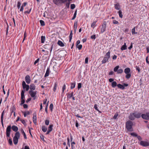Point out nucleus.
I'll return each instance as SVG.
<instances>
[{"label": "nucleus", "mask_w": 149, "mask_h": 149, "mask_svg": "<svg viewBox=\"0 0 149 149\" xmlns=\"http://www.w3.org/2000/svg\"><path fill=\"white\" fill-rule=\"evenodd\" d=\"M141 113L136 111L133 113H130L128 118L130 120H134L135 119V118H139L141 117Z\"/></svg>", "instance_id": "obj_1"}, {"label": "nucleus", "mask_w": 149, "mask_h": 149, "mask_svg": "<svg viewBox=\"0 0 149 149\" xmlns=\"http://www.w3.org/2000/svg\"><path fill=\"white\" fill-rule=\"evenodd\" d=\"M131 120H128L126 123L125 124V127L127 130L131 132L133 131L132 128V126L133 125V123Z\"/></svg>", "instance_id": "obj_2"}, {"label": "nucleus", "mask_w": 149, "mask_h": 149, "mask_svg": "<svg viewBox=\"0 0 149 149\" xmlns=\"http://www.w3.org/2000/svg\"><path fill=\"white\" fill-rule=\"evenodd\" d=\"M110 58V52L109 51L105 55L103 60L102 61V64H104L108 62L109 59Z\"/></svg>", "instance_id": "obj_3"}, {"label": "nucleus", "mask_w": 149, "mask_h": 149, "mask_svg": "<svg viewBox=\"0 0 149 149\" xmlns=\"http://www.w3.org/2000/svg\"><path fill=\"white\" fill-rule=\"evenodd\" d=\"M25 90H22L21 92V102L20 105H22L25 102V97L24 96Z\"/></svg>", "instance_id": "obj_4"}, {"label": "nucleus", "mask_w": 149, "mask_h": 149, "mask_svg": "<svg viewBox=\"0 0 149 149\" xmlns=\"http://www.w3.org/2000/svg\"><path fill=\"white\" fill-rule=\"evenodd\" d=\"M29 93L31 97L33 98V100H34L36 99V95L37 93L36 91H29Z\"/></svg>", "instance_id": "obj_5"}, {"label": "nucleus", "mask_w": 149, "mask_h": 149, "mask_svg": "<svg viewBox=\"0 0 149 149\" xmlns=\"http://www.w3.org/2000/svg\"><path fill=\"white\" fill-rule=\"evenodd\" d=\"M53 44H46L44 46V48L45 49H46L48 50H49L50 52L51 53L52 48H53Z\"/></svg>", "instance_id": "obj_6"}, {"label": "nucleus", "mask_w": 149, "mask_h": 149, "mask_svg": "<svg viewBox=\"0 0 149 149\" xmlns=\"http://www.w3.org/2000/svg\"><path fill=\"white\" fill-rule=\"evenodd\" d=\"M53 2L55 4L58 6L62 3H64L66 2V1L64 0H53Z\"/></svg>", "instance_id": "obj_7"}, {"label": "nucleus", "mask_w": 149, "mask_h": 149, "mask_svg": "<svg viewBox=\"0 0 149 149\" xmlns=\"http://www.w3.org/2000/svg\"><path fill=\"white\" fill-rule=\"evenodd\" d=\"M119 68V65H117L113 69V71L115 72H117V74H121L123 72V70L122 69H118Z\"/></svg>", "instance_id": "obj_8"}, {"label": "nucleus", "mask_w": 149, "mask_h": 149, "mask_svg": "<svg viewBox=\"0 0 149 149\" xmlns=\"http://www.w3.org/2000/svg\"><path fill=\"white\" fill-rule=\"evenodd\" d=\"M106 25L107 23L106 22L104 21L103 24L102 25V27L100 30V33H103L106 31Z\"/></svg>", "instance_id": "obj_9"}, {"label": "nucleus", "mask_w": 149, "mask_h": 149, "mask_svg": "<svg viewBox=\"0 0 149 149\" xmlns=\"http://www.w3.org/2000/svg\"><path fill=\"white\" fill-rule=\"evenodd\" d=\"M11 131V125H8L6 128V135L7 137H9Z\"/></svg>", "instance_id": "obj_10"}, {"label": "nucleus", "mask_w": 149, "mask_h": 149, "mask_svg": "<svg viewBox=\"0 0 149 149\" xmlns=\"http://www.w3.org/2000/svg\"><path fill=\"white\" fill-rule=\"evenodd\" d=\"M22 86L24 90L26 89V91H28L29 88V86L28 84H26L25 82L24 81H23L22 82Z\"/></svg>", "instance_id": "obj_11"}, {"label": "nucleus", "mask_w": 149, "mask_h": 149, "mask_svg": "<svg viewBox=\"0 0 149 149\" xmlns=\"http://www.w3.org/2000/svg\"><path fill=\"white\" fill-rule=\"evenodd\" d=\"M128 86V84L126 83H123V85L119 84L117 85V86L118 88L122 90L124 89L125 87H127Z\"/></svg>", "instance_id": "obj_12"}, {"label": "nucleus", "mask_w": 149, "mask_h": 149, "mask_svg": "<svg viewBox=\"0 0 149 149\" xmlns=\"http://www.w3.org/2000/svg\"><path fill=\"white\" fill-rule=\"evenodd\" d=\"M141 116L143 119L148 120L149 119V112H147L146 114H143Z\"/></svg>", "instance_id": "obj_13"}, {"label": "nucleus", "mask_w": 149, "mask_h": 149, "mask_svg": "<svg viewBox=\"0 0 149 149\" xmlns=\"http://www.w3.org/2000/svg\"><path fill=\"white\" fill-rule=\"evenodd\" d=\"M140 145L144 147H146L149 146V143L146 141H141Z\"/></svg>", "instance_id": "obj_14"}, {"label": "nucleus", "mask_w": 149, "mask_h": 149, "mask_svg": "<svg viewBox=\"0 0 149 149\" xmlns=\"http://www.w3.org/2000/svg\"><path fill=\"white\" fill-rule=\"evenodd\" d=\"M33 123L35 124H36L37 123V117L36 115V112H34L33 114Z\"/></svg>", "instance_id": "obj_15"}, {"label": "nucleus", "mask_w": 149, "mask_h": 149, "mask_svg": "<svg viewBox=\"0 0 149 149\" xmlns=\"http://www.w3.org/2000/svg\"><path fill=\"white\" fill-rule=\"evenodd\" d=\"M25 81L27 84L30 83L31 80L30 77L29 75H27L25 77Z\"/></svg>", "instance_id": "obj_16"}, {"label": "nucleus", "mask_w": 149, "mask_h": 149, "mask_svg": "<svg viewBox=\"0 0 149 149\" xmlns=\"http://www.w3.org/2000/svg\"><path fill=\"white\" fill-rule=\"evenodd\" d=\"M74 92H69L67 94V97L68 99H70L73 96Z\"/></svg>", "instance_id": "obj_17"}, {"label": "nucleus", "mask_w": 149, "mask_h": 149, "mask_svg": "<svg viewBox=\"0 0 149 149\" xmlns=\"http://www.w3.org/2000/svg\"><path fill=\"white\" fill-rule=\"evenodd\" d=\"M29 88L30 89V91H33L35 89L36 86L34 84H31L30 85Z\"/></svg>", "instance_id": "obj_18"}, {"label": "nucleus", "mask_w": 149, "mask_h": 149, "mask_svg": "<svg viewBox=\"0 0 149 149\" xmlns=\"http://www.w3.org/2000/svg\"><path fill=\"white\" fill-rule=\"evenodd\" d=\"M115 9L117 10H119L120 8V6L119 3L114 4Z\"/></svg>", "instance_id": "obj_19"}, {"label": "nucleus", "mask_w": 149, "mask_h": 149, "mask_svg": "<svg viewBox=\"0 0 149 149\" xmlns=\"http://www.w3.org/2000/svg\"><path fill=\"white\" fill-rule=\"evenodd\" d=\"M127 47L126 45V43H124V45H122L120 48L121 50L123 51L127 49Z\"/></svg>", "instance_id": "obj_20"}, {"label": "nucleus", "mask_w": 149, "mask_h": 149, "mask_svg": "<svg viewBox=\"0 0 149 149\" xmlns=\"http://www.w3.org/2000/svg\"><path fill=\"white\" fill-rule=\"evenodd\" d=\"M50 72V70H49V67H48L46 72L45 73V75L44 77H46L47 76H48L49 75V73Z\"/></svg>", "instance_id": "obj_21"}, {"label": "nucleus", "mask_w": 149, "mask_h": 149, "mask_svg": "<svg viewBox=\"0 0 149 149\" xmlns=\"http://www.w3.org/2000/svg\"><path fill=\"white\" fill-rule=\"evenodd\" d=\"M74 33H76L77 29V21H75L74 23Z\"/></svg>", "instance_id": "obj_22"}, {"label": "nucleus", "mask_w": 149, "mask_h": 149, "mask_svg": "<svg viewBox=\"0 0 149 149\" xmlns=\"http://www.w3.org/2000/svg\"><path fill=\"white\" fill-rule=\"evenodd\" d=\"M25 9L27 10L24 12V14H29L30 13L31 11V8L30 9H29L28 7H26V8H25Z\"/></svg>", "instance_id": "obj_23"}, {"label": "nucleus", "mask_w": 149, "mask_h": 149, "mask_svg": "<svg viewBox=\"0 0 149 149\" xmlns=\"http://www.w3.org/2000/svg\"><path fill=\"white\" fill-rule=\"evenodd\" d=\"M12 130L15 132H17V131L18 130V127L15 126V125H13L12 127Z\"/></svg>", "instance_id": "obj_24"}, {"label": "nucleus", "mask_w": 149, "mask_h": 149, "mask_svg": "<svg viewBox=\"0 0 149 149\" xmlns=\"http://www.w3.org/2000/svg\"><path fill=\"white\" fill-rule=\"evenodd\" d=\"M130 69L129 68H127L125 69L124 70V72L126 74L130 73Z\"/></svg>", "instance_id": "obj_25"}, {"label": "nucleus", "mask_w": 149, "mask_h": 149, "mask_svg": "<svg viewBox=\"0 0 149 149\" xmlns=\"http://www.w3.org/2000/svg\"><path fill=\"white\" fill-rule=\"evenodd\" d=\"M20 137V134L19 132H16L15 134V136L14 137L18 138L19 139Z\"/></svg>", "instance_id": "obj_26"}, {"label": "nucleus", "mask_w": 149, "mask_h": 149, "mask_svg": "<svg viewBox=\"0 0 149 149\" xmlns=\"http://www.w3.org/2000/svg\"><path fill=\"white\" fill-rule=\"evenodd\" d=\"M58 83L57 82H56L54 85V87L53 89V91L55 92L56 89V88L57 87Z\"/></svg>", "instance_id": "obj_27"}, {"label": "nucleus", "mask_w": 149, "mask_h": 149, "mask_svg": "<svg viewBox=\"0 0 149 149\" xmlns=\"http://www.w3.org/2000/svg\"><path fill=\"white\" fill-rule=\"evenodd\" d=\"M58 45L61 47H63L64 46V43L61 41L58 40L57 43Z\"/></svg>", "instance_id": "obj_28"}, {"label": "nucleus", "mask_w": 149, "mask_h": 149, "mask_svg": "<svg viewBox=\"0 0 149 149\" xmlns=\"http://www.w3.org/2000/svg\"><path fill=\"white\" fill-rule=\"evenodd\" d=\"M18 138H15L14 137L13 138V141L14 143L15 144V145L17 144L18 142Z\"/></svg>", "instance_id": "obj_29"}, {"label": "nucleus", "mask_w": 149, "mask_h": 149, "mask_svg": "<svg viewBox=\"0 0 149 149\" xmlns=\"http://www.w3.org/2000/svg\"><path fill=\"white\" fill-rule=\"evenodd\" d=\"M70 85V88L71 89H73L75 88V82L74 83H71Z\"/></svg>", "instance_id": "obj_30"}, {"label": "nucleus", "mask_w": 149, "mask_h": 149, "mask_svg": "<svg viewBox=\"0 0 149 149\" xmlns=\"http://www.w3.org/2000/svg\"><path fill=\"white\" fill-rule=\"evenodd\" d=\"M117 85V83L115 81H113L111 83V86L113 88H115Z\"/></svg>", "instance_id": "obj_31"}, {"label": "nucleus", "mask_w": 149, "mask_h": 149, "mask_svg": "<svg viewBox=\"0 0 149 149\" xmlns=\"http://www.w3.org/2000/svg\"><path fill=\"white\" fill-rule=\"evenodd\" d=\"M53 126V124L50 125L48 127V130L51 132L52 130V127Z\"/></svg>", "instance_id": "obj_32"}, {"label": "nucleus", "mask_w": 149, "mask_h": 149, "mask_svg": "<svg viewBox=\"0 0 149 149\" xmlns=\"http://www.w3.org/2000/svg\"><path fill=\"white\" fill-rule=\"evenodd\" d=\"M47 130V127L45 126H42V130L44 132H46Z\"/></svg>", "instance_id": "obj_33"}, {"label": "nucleus", "mask_w": 149, "mask_h": 149, "mask_svg": "<svg viewBox=\"0 0 149 149\" xmlns=\"http://www.w3.org/2000/svg\"><path fill=\"white\" fill-rule=\"evenodd\" d=\"M45 36H41V42L42 43H44L45 41Z\"/></svg>", "instance_id": "obj_34"}, {"label": "nucleus", "mask_w": 149, "mask_h": 149, "mask_svg": "<svg viewBox=\"0 0 149 149\" xmlns=\"http://www.w3.org/2000/svg\"><path fill=\"white\" fill-rule=\"evenodd\" d=\"M21 132H22V133L23 134V135L24 136V139H27L26 136V134H25V132H24L23 129H21Z\"/></svg>", "instance_id": "obj_35"}, {"label": "nucleus", "mask_w": 149, "mask_h": 149, "mask_svg": "<svg viewBox=\"0 0 149 149\" xmlns=\"http://www.w3.org/2000/svg\"><path fill=\"white\" fill-rule=\"evenodd\" d=\"M135 27H134L132 30V34H137V32L135 31Z\"/></svg>", "instance_id": "obj_36"}, {"label": "nucleus", "mask_w": 149, "mask_h": 149, "mask_svg": "<svg viewBox=\"0 0 149 149\" xmlns=\"http://www.w3.org/2000/svg\"><path fill=\"white\" fill-rule=\"evenodd\" d=\"M77 13V9H76L75 10L74 13V14L73 16V17L71 19V20H73L74 19H75V18L76 17Z\"/></svg>", "instance_id": "obj_37"}, {"label": "nucleus", "mask_w": 149, "mask_h": 149, "mask_svg": "<svg viewBox=\"0 0 149 149\" xmlns=\"http://www.w3.org/2000/svg\"><path fill=\"white\" fill-rule=\"evenodd\" d=\"M96 22L97 21L93 22L91 25V27L94 29L96 26Z\"/></svg>", "instance_id": "obj_38"}, {"label": "nucleus", "mask_w": 149, "mask_h": 149, "mask_svg": "<svg viewBox=\"0 0 149 149\" xmlns=\"http://www.w3.org/2000/svg\"><path fill=\"white\" fill-rule=\"evenodd\" d=\"M40 25L41 26H44L45 25V22L44 21L40 20Z\"/></svg>", "instance_id": "obj_39"}, {"label": "nucleus", "mask_w": 149, "mask_h": 149, "mask_svg": "<svg viewBox=\"0 0 149 149\" xmlns=\"http://www.w3.org/2000/svg\"><path fill=\"white\" fill-rule=\"evenodd\" d=\"M119 16L121 18H122L123 15L122 14V12L121 10H119L118 12Z\"/></svg>", "instance_id": "obj_40"}, {"label": "nucleus", "mask_w": 149, "mask_h": 149, "mask_svg": "<svg viewBox=\"0 0 149 149\" xmlns=\"http://www.w3.org/2000/svg\"><path fill=\"white\" fill-rule=\"evenodd\" d=\"M70 139H71L70 142H71V144H72V145L75 144V143L74 142V141L72 142V139H73L72 136L71 135V134H70Z\"/></svg>", "instance_id": "obj_41"}, {"label": "nucleus", "mask_w": 149, "mask_h": 149, "mask_svg": "<svg viewBox=\"0 0 149 149\" xmlns=\"http://www.w3.org/2000/svg\"><path fill=\"white\" fill-rule=\"evenodd\" d=\"M97 104H95L94 105V109L96 110L97 111H98L99 113H101V111H100L97 107Z\"/></svg>", "instance_id": "obj_42"}, {"label": "nucleus", "mask_w": 149, "mask_h": 149, "mask_svg": "<svg viewBox=\"0 0 149 149\" xmlns=\"http://www.w3.org/2000/svg\"><path fill=\"white\" fill-rule=\"evenodd\" d=\"M27 36V35L26 34V31H24V37L23 38V40L22 41V43H23L24 41V40H25Z\"/></svg>", "instance_id": "obj_43"}, {"label": "nucleus", "mask_w": 149, "mask_h": 149, "mask_svg": "<svg viewBox=\"0 0 149 149\" xmlns=\"http://www.w3.org/2000/svg\"><path fill=\"white\" fill-rule=\"evenodd\" d=\"M126 75L125 76L126 78L127 79H129L131 76V74L130 73H128V74H126Z\"/></svg>", "instance_id": "obj_44"}, {"label": "nucleus", "mask_w": 149, "mask_h": 149, "mask_svg": "<svg viewBox=\"0 0 149 149\" xmlns=\"http://www.w3.org/2000/svg\"><path fill=\"white\" fill-rule=\"evenodd\" d=\"M21 5V2L19 1H18L17 3V8L18 9H19L20 8Z\"/></svg>", "instance_id": "obj_45"}, {"label": "nucleus", "mask_w": 149, "mask_h": 149, "mask_svg": "<svg viewBox=\"0 0 149 149\" xmlns=\"http://www.w3.org/2000/svg\"><path fill=\"white\" fill-rule=\"evenodd\" d=\"M82 45H78L77 46H76V47H77L79 50H81L82 48Z\"/></svg>", "instance_id": "obj_46"}, {"label": "nucleus", "mask_w": 149, "mask_h": 149, "mask_svg": "<svg viewBox=\"0 0 149 149\" xmlns=\"http://www.w3.org/2000/svg\"><path fill=\"white\" fill-rule=\"evenodd\" d=\"M66 89V85L65 84H64L63 87L62 88V93H63L64 92V90Z\"/></svg>", "instance_id": "obj_47"}, {"label": "nucleus", "mask_w": 149, "mask_h": 149, "mask_svg": "<svg viewBox=\"0 0 149 149\" xmlns=\"http://www.w3.org/2000/svg\"><path fill=\"white\" fill-rule=\"evenodd\" d=\"M70 2H67L65 3V7L68 8H69V6L70 4Z\"/></svg>", "instance_id": "obj_48"}, {"label": "nucleus", "mask_w": 149, "mask_h": 149, "mask_svg": "<svg viewBox=\"0 0 149 149\" xmlns=\"http://www.w3.org/2000/svg\"><path fill=\"white\" fill-rule=\"evenodd\" d=\"M82 84L81 83L78 84L77 88L78 90H79L81 87Z\"/></svg>", "instance_id": "obj_49"}, {"label": "nucleus", "mask_w": 149, "mask_h": 149, "mask_svg": "<svg viewBox=\"0 0 149 149\" xmlns=\"http://www.w3.org/2000/svg\"><path fill=\"white\" fill-rule=\"evenodd\" d=\"M20 120L21 121L22 123L25 126L26 125V124L24 120L22 119H20Z\"/></svg>", "instance_id": "obj_50"}, {"label": "nucleus", "mask_w": 149, "mask_h": 149, "mask_svg": "<svg viewBox=\"0 0 149 149\" xmlns=\"http://www.w3.org/2000/svg\"><path fill=\"white\" fill-rule=\"evenodd\" d=\"M130 134L133 136L137 137L138 136V134L134 132L131 133Z\"/></svg>", "instance_id": "obj_51"}, {"label": "nucleus", "mask_w": 149, "mask_h": 149, "mask_svg": "<svg viewBox=\"0 0 149 149\" xmlns=\"http://www.w3.org/2000/svg\"><path fill=\"white\" fill-rule=\"evenodd\" d=\"M42 52H45V53L44 54L45 55H47L48 54L49 52L48 51H46L44 49H42Z\"/></svg>", "instance_id": "obj_52"}, {"label": "nucleus", "mask_w": 149, "mask_h": 149, "mask_svg": "<svg viewBox=\"0 0 149 149\" xmlns=\"http://www.w3.org/2000/svg\"><path fill=\"white\" fill-rule=\"evenodd\" d=\"M75 7V6L74 4H71V5L70 8H71V9H73Z\"/></svg>", "instance_id": "obj_53"}, {"label": "nucleus", "mask_w": 149, "mask_h": 149, "mask_svg": "<svg viewBox=\"0 0 149 149\" xmlns=\"http://www.w3.org/2000/svg\"><path fill=\"white\" fill-rule=\"evenodd\" d=\"M49 107L50 109V111H52L53 110V104L52 103H51L50 104Z\"/></svg>", "instance_id": "obj_54"}, {"label": "nucleus", "mask_w": 149, "mask_h": 149, "mask_svg": "<svg viewBox=\"0 0 149 149\" xmlns=\"http://www.w3.org/2000/svg\"><path fill=\"white\" fill-rule=\"evenodd\" d=\"M40 137L41 139L42 140L44 141H45V140H44V136L43 134H41L40 135Z\"/></svg>", "instance_id": "obj_55"}, {"label": "nucleus", "mask_w": 149, "mask_h": 149, "mask_svg": "<svg viewBox=\"0 0 149 149\" xmlns=\"http://www.w3.org/2000/svg\"><path fill=\"white\" fill-rule=\"evenodd\" d=\"M48 102H49V101H48V103H47V104L46 107L45 108V112H46V113H48L47 107H48Z\"/></svg>", "instance_id": "obj_56"}, {"label": "nucleus", "mask_w": 149, "mask_h": 149, "mask_svg": "<svg viewBox=\"0 0 149 149\" xmlns=\"http://www.w3.org/2000/svg\"><path fill=\"white\" fill-rule=\"evenodd\" d=\"M45 124L46 125H48L49 123V120H46L45 121Z\"/></svg>", "instance_id": "obj_57"}, {"label": "nucleus", "mask_w": 149, "mask_h": 149, "mask_svg": "<svg viewBox=\"0 0 149 149\" xmlns=\"http://www.w3.org/2000/svg\"><path fill=\"white\" fill-rule=\"evenodd\" d=\"M113 23L114 24H118L119 22L118 21H116L115 20H113Z\"/></svg>", "instance_id": "obj_58"}, {"label": "nucleus", "mask_w": 149, "mask_h": 149, "mask_svg": "<svg viewBox=\"0 0 149 149\" xmlns=\"http://www.w3.org/2000/svg\"><path fill=\"white\" fill-rule=\"evenodd\" d=\"M8 143L10 145H13L12 141L10 138L8 140Z\"/></svg>", "instance_id": "obj_59"}, {"label": "nucleus", "mask_w": 149, "mask_h": 149, "mask_svg": "<svg viewBox=\"0 0 149 149\" xmlns=\"http://www.w3.org/2000/svg\"><path fill=\"white\" fill-rule=\"evenodd\" d=\"M118 115V113H116L114 115V116L113 118L114 119H116L117 118V117Z\"/></svg>", "instance_id": "obj_60"}, {"label": "nucleus", "mask_w": 149, "mask_h": 149, "mask_svg": "<svg viewBox=\"0 0 149 149\" xmlns=\"http://www.w3.org/2000/svg\"><path fill=\"white\" fill-rule=\"evenodd\" d=\"M39 60L40 59L39 58L36 59L34 62V65H36V64L39 62Z\"/></svg>", "instance_id": "obj_61"}, {"label": "nucleus", "mask_w": 149, "mask_h": 149, "mask_svg": "<svg viewBox=\"0 0 149 149\" xmlns=\"http://www.w3.org/2000/svg\"><path fill=\"white\" fill-rule=\"evenodd\" d=\"M88 58L87 57L85 58V64H88Z\"/></svg>", "instance_id": "obj_62"}, {"label": "nucleus", "mask_w": 149, "mask_h": 149, "mask_svg": "<svg viewBox=\"0 0 149 149\" xmlns=\"http://www.w3.org/2000/svg\"><path fill=\"white\" fill-rule=\"evenodd\" d=\"M91 38L92 39H95L96 38L95 35V34H94V35H93L92 36H91Z\"/></svg>", "instance_id": "obj_63"}, {"label": "nucleus", "mask_w": 149, "mask_h": 149, "mask_svg": "<svg viewBox=\"0 0 149 149\" xmlns=\"http://www.w3.org/2000/svg\"><path fill=\"white\" fill-rule=\"evenodd\" d=\"M79 126V125L77 120H76L75 126L76 127H78Z\"/></svg>", "instance_id": "obj_64"}]
</instances>
